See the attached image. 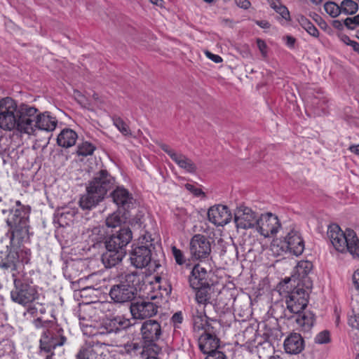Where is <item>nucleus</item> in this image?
<instances>
[{"label":"nucleus","instance_id":"412c9836","mask_svg":"<svg viewBox=\"0 0 359 359\" xmlns=\"http://www.w3.org/2000/svg\"><path fill=\"white\" fill-rule=\"evenodd\" d=\"M208 217L212 224L224 226L231 221L232 216L227 206L217 205L208 210Z\"/></svg>","mask_w":359,"mask_h":359},{"label":"nucleus","instance_id":"c85d7f7f","mask_svg":"<svg viewBox=\"0 0 359 359\" xmlns=\"http://www.w3.org/2000/svg\"><path fill=\"white\" fill-rule=\"evenodd\" d=\"M113 201L118 206L127 210L133 204V197L128 191L123 187H117L112 193Z\"/></svg>","mask_w":359,"mask_h":359},{"label":"nucleus","instance_id":"39448f33","mask_svg":"<svg viewBox=\"0 0 359 359\" xmlns=\"http://www.w3.org/2000/svg\"><path fill=\"white\" fill-rule=\"evenodd\" d=\"M130 326L129 319L122 316L104 320L100 324L91 327L90 334L93 337L100 340L102 344L113 346L117 342L116 334L121 330Z\"/></svg>","mask_w":359,"mask_h":359},{"label":"nucleus","instance_id":"72a5a7b5","mask_svg":"<svg viewBox=\"0 0 359 359\" xmlns=\"http://www.w3.org/2000/svg\"><path fill=\"white\" fill-rule=\"evenodd\" d=\"M196 291V301L198 304L206 306L211 304L210 285L199 287L194 289Z\"/></svg>","mask_w":359,"mask_h":359},{"label":"nucleus","instance_id":"e2e57ef3","mask_svg":"<svg viewBox=\"0 0 359 359\" xmlns=\"http://www.w3.org/2000/svg\"><path fill=\"white\" fill-rule=\"evenodd\" d=\"M349 150L351 152H353L358 155H359V144L358 145H352L349 147Z\"/></svg>","mask_w":359,"mask_h":359},{"label":"nucleus","instance_id":"4c0bfd02","mask_svg":"<svg viewBox=\"0 0 359 359\" xmlns=\"http://www.w3.org/2000/svg\"><path fill=\"white\" fill-rule=\"evenodd\" d=\"M300 25L311 36L318 37L319 32L314 25L304 16H300L298 19Z\"/></svg>","mask_w":359,"mask_h":359},{"label":"nucleus","instance_id":"f704fd0d","mask_svg":"<svg viewBox=\"0 0 359 359\" xmlns=\"http://www.w3.org/2000/svg\"><path fill=\"white\" fill-rule=\"evenodd\" d=\"M270 7L287 21L290 20V12L280 0H267Z\"/></svg>","mask_w":359,"mask_h":359},{"label":"nucleus","instance_id":"4d7b16f0","mask_svg":"<svg viewBox=\"0 0 359 359\" xmlns=\"http://www.w3.org/2000/svg\"><path fill=\"white\" fill-rule=\"evenodd\" d=\"M286 45L289 48H294V43L296 42L295 38L292 36L287 35L285 37Z\"/></svg>","mask_w":359,"mask_h":359},{"label":"nucleus","instance_id":"3c124183","mask_svg":"<svg viewBox=\"0 0 359 359\" xmlns=\"http://www.w3.org/2000/svg\"><path fill=\"white\" fill-rule=\"evenodd\" d=\"M185 187L187 190L193 193L196 196H200L201 195L204 196V192L198 188H196L194 185L191 184H186Z\"/></svg>","mask_w":359,"mask_h":359},{"label":"nucleus","instance_id":"e433bc0d","mask_svg":"<svg viewBox=\"0 0 359 359\" xmlns=\"http://www.w3.org/2000/svg\"><path fill=\"white\" fill-rule=\"evenodd\" d=\"M341 13L353 15L358 10V4L353 0H343L340 4Z\"/></svg>","mask_w":359,"mask_h":359},{"label":"nucleus","instance_id":"864d4df0","mask_svg":"<svg viewBox=\"0 0 359 359\" xmlns=\"http://www.w3.org/2000/svg\"><path fill=\"white\" fill-rule=\"evenodd\" d=\"M238 6L248 9L250 6V2L248 0H235Z\"/></svg>","mask_w":359,"mask_h":359},{"label":"nucleus","instance_id":"423d86ee","mask_svg":"<svg viewBox=\"0 0 359 359\" xmlns=\"http://www.w3.org/2000/svg\"><path fill=\"white\" fill-rule=\"evenodd\" d=\"M327 236L338 252H348L353 257H359V240L353 230L344 232L339 225L332 224L328 227Z\"/></svg>","mask_w":359,"mask_h":359},{"label":"nucleus","instance_id":"dca6fc26","mask_svg":"<svg viewBox=\"0 0 359 359\" xmlns=\"http://www.w3.org/2000/svg\"><path fill=\"white\" fill-rule=\"evenodd\" d=\"M258 217L251 208L245 206L238 208L234 212V222L237 228L248 229L257 226Z\"/></svg>","mask_w":359,"mask_h":359},{"label":"nucleus","instance_id":"6ab92c4d","mask_svg":"<svg viewBox=\"0 0 359 359\" xmlns=\"http://www.w3.org/2000/svg\"><path fill=\"white\" fill-rule=\"evenodd\" d=\"M313 264L309 261H300L296 266L294 274L292 278L294 280H297L300 286L304 287L307 290H310L312 287V281L309 277V274L311 271Z\"/></svg>","mask_w":359,"mask_h":359},{"label":"nucleus","instance_id":"7ed1b4c3","mask_svg":"<svg viewBox=\"0 0 359 359\" xmlns=\"http://www.w3.org/2000/svg\"><path fill=\"white\" fill-rule=\"evenodd\" d=\"M144 274L138 271L122 273L119 283L111 286L109 296L115 303L132 302L137 294V287L144 282Z\"/></svg>","mask_w":359,"mask_h":359},{"label":"nucleus","instance_id":"393cba45","mask_svg":"<svg viewBox=\"0 0 359 359\" xmlns=\"http://www.w3.org/2000/svg\"><path fill=\"white\" fill-rule=\"evenodd\" d=\"M219 342V340L215 335L205 332L199 337L198 346L204 354H207L218 350Z\"/></svg>","mask_w":359,"mask_h":359},{"label":"nucleus","instance_id":"37998d69","mask_svg":"<svg viewBox=\"0 0 359 359\" xmlns=\"http://www.w3.org/2000/svg\"><path fill=\"white\" fill-rule=\"evenodd\" d=\"M172 252L175 260L178 265L182 266L183 264H186L187 267L190 266V264L187 262V259L183 252L180 249L177 248L175 246H172Z\"/></svg>","mask_w":359,"mask_h":359},{"label":"nucleus","instance_id":"2eb2a0df","mask_svg":"<svg viewBox=\"0 0 359 359\" xmlns=\"http://www.w3.org/2000/svg\"><path fill=\"white\" fill-rule=\"evenodd\" d=\"M130 311L133 318L144 319L155 316L158 306L151 301L139 299L130 304Z\"/></svg>","mask_w":359,"mask_h":359},{"label":"nucleus","instance_id":"6e6552de","mask_svg":"<svg viewBox=\"0 0 359 359\" xmlns=\"http://www.w3.org/2000/svg\"><path fill=\"white\" fill-rule=\"evenodd\" d=\"M21 104L18 107L14 100L7 97L0 101V128L5 130L17 129L20 131Z\"/></svg>","mask_w":359,"mask_h":359},{"label":"nucleus","instance_id":"49530a36","mask_svg":"<svg viewBox=\"0 0 359 359\" xmlns=\"http://www.w3.org/2000/svg\"><path fill=\"white\" fill-rule=\"evenodd\" d=\"M330 340V332L327 330L320 332L315 337V342L319 344L328 343Z\"/></svg>","mask_w":359,"mask_h":359},{"label":"nucleus","instance_id":"ddd939ff","mask_svg":"<svg viewBox=\"0 0 359 359\" xmlns=\"http://www.w3.org/2000/svg\"><path fill=\"white\" fill-rule=\"evenodd\" d=\"M115 183L114 178L106 170H101L97 172L93 180L89 182L88 189L104 197L108 191L113 188Z\"/></svg>","mask_w":359,"mask_h":359},{"label":"nucleus","instance_id":"5fc2aeb1","mask_svg":"<svg viewBox=\"0 0 359 359\" xmlns=\"http://www.w3.org/2000/svg\"><path fill=\"white\" fill-rule=\"evenodd\" d=\"M206 55L208 56V58H210L211 60H212L215 63H219V62H222V58L218 55H215V54L211 53L208 51L206 53Z\"/></svg>","mask_w":359,"mask_h":359},{"label":"nucleus","instance_id":"20e7f679","mask_svg":"<svg viewBox=\"0 0 359 359\" xmlns=\"http://www.w3.org/2000/svg\"><path fill=\"white\" fill-rule=\"evenodd\" d=\"M33 324L36 328L43 330L39 341L40 353L46 354V359H53V350L66 341V337L62 334V330L58 328L54 322L43 320L39 317L33 320Z\"/></svg>","mask_w":359,"mask_h":359},{"label":"nucleus","instance_id":"a19ab883","mask_svg":"<svg viewBox=\"0 0 359 359\" xmlns=\"http://www.w3.org/2000/svg\"><path fill=\"white\" fill-rule=\"evenodd\" d=\"M95 149V147L91 143L85 142L78 146L76 152L79 156H87L93 154Z\"/></svg>","mask_w":359,"mask_h":359},{"label":"nucleus","instance_id":"2f4dec72","mask_svg":"<svg viewBox=\"0 0 359 359\" xmlns=\"http://www.w3.org/2000/svg\"><path fill=\"white\" fill-rule=\"evenodd\" d=\"M295 314V321L304 331H309L313 325L315 316L311 311H300Z\"/></svg>","mask_w":359,"mask_h":359},{"label":"nucleus","instance_id":"79ce46f5","mask_svg":"<svg viewBox=\"0 0 359 359\" xmlns=\"http://www.w3.org/2000/svg\"><path fill=\"white\" fill-rule=\"evenodd\" d=\"M121 222L122 219L118 212H114L106 219V225L110 228L117 227L121 225Z\"/></svg>","mask_w":359,"mask_h":359},{"label":"nucleus","instance_id":"774afa93","mask_svg":"<svg viewBox=\"0 0 359 359\" xmlns=\"http://www.w3.org/2000/svg\"><path fill=\"white\" fill-rule=\"evenodd\" d=\"M353 22L356 26H359V14L353 18Z\"/></svg>","mask_w":359,"mask_h":359},{"label":"nucleus","instance_id":"b1692460","mask_svg":"<svg viewBox=\"0 0 359 359\" xmlns=\"http://www.w3.org/2000/svg\"><path fill=\"white\" fill-rule=\"evenodd\" d=\"M304 339L298 333H292L284 341V348L287 353L298 354L304 349Z\"/></svg>","mask_w":359,"mask_h":359},{"label":"nucleus","instance_id":"13d9d810","mask_svg":"<svg viewBox=\"0 0 359 359\" xmlns=\"http://www.w3.org/2000/svg\"><path fill=\"white\" fill-rule=\"evenodd\" d=\"M39 311V308L37 306V303L34 304L33 306H30L27 309V313H29L32 316H37Z\"/></svg>","mask_w":359,"mask_h":359},{"label":"nucleus","instance_id":"9b49d317","mask_svg":"<svg viewBox=\"0 0 359 359\" xmlns=\"http://www.w3.org/2000/svg\"><path fill=\"white\" fill-rule=\"evenodd\" d=\"M189 251L191 258L194 260L205 261L211 253V244L209 239L204 235H194L189 243Z\"/></svg>","mask_w":359,"mask_h":359},{"label":"nucleus","instance_id":"de8ad7c7","mask_svg":"<svg viewBox=\"0 0 359 359\" xmlns=\"http://www.w3.org/2000/svg\"><path fill=\"white\" fill-rule=\"evenodd\" d=\"M205 359H226L225 354L219 350L207 353Z\"/></svg>","mask_w":359,"mask_h":359},{"label":"nucleus","instance_id":"69168bd1","mask_svg":"<svg viewBox=\"0 0 359 359\" xmlns=\"http://www.w3.org/2000/svg\"><path fill=\"white\" fill-rule=\"evenodd\" d=\"M353 46H351L353 49L359 54V43L355 41V43H352Z\"/></svg>","mask_w":359,"mask_h":359},{"label":"nucleus","instance_id":"f03ea898","mask_svg":"<svg viewBox=\"0 0 359 359\" xmlns=\"http://www.w3.org/2000/svg\"><path fill=\"white\" fill-rule=\"evenodd\" d=\"M20 132L35 135L38 130L53 132L58 121L50 111L41 112L37 108L28 104H21Z\"/></svg>","mask_w":359,"mask_h":359},{"label":"nucleus","instance_id":"58836bf2","mask_svg":"<svg viewBox=\"0 0 359 359\" xmlns=\"http://www.w3.org/2000/svg\"><path fill=\"white\" fill-rule=\"evenodd\" d=\"M114 125L123 135H130V130L129 126L118 116L113 117Z\"/></svg>","mask_w":359,"mask_h":359},{"label":"nucleus","instance_id":"c9c22d12","mask_svg":"<svg viewBox=\"0 0 359 359\" xmlns=\"http://www.w3.org/2000/svg\"><path fill=\"white\" fill-rule=\"evenodd\" d=\"M193 324L195 330H203L205 329L208 325L207 316L203 311H196V314L193 315Z\"/></svg>","mask_w":359,"mask_h":359},{"label":"nucleus","instance_id":"bf43d9fd","mask_svg":"<svg viewBox=\"0 0 359 359\" xmlns=\"http://www.w3.org/2000/svg\"><path fill=\"white\" fill-rule=\"evenodd\" d=\"M353 281L355 287L359 290V269L353 273Z\"/></svg>","mask_w":359,"mask_h":359},{"label":"nucleus","instance_id":"7c9ffc66","mask_svg":"<svg viewBox=\"0 0 359 359\" xmlns=\"http://www.w3.org/2000/svg\"><path fill=\"white\" fill-rule=\"evenodd\" d=\"M19 265V255L15 250H10L0 262V267L5 270L14 272Z\"/></svg>","mask_w":359,"mask_h":359},{"label":"nucleus","instance_id":"5701e85b","mask_svg":"<svg viewBox=\"0 0 359 359\" xmlns=\"http://www.w3.org/2000/svg\"><path fill=\"white\" fill-rule=\"evenodd\" d=\"M208 276V275L206 269L201 267L199 264H196L192 268L191 274L189 277L190 287L192 289H196L199 287L210 285Z\"/></svg>","mask_w":359,"mask_h":359},{"label":"nucleus","instance_id":"f3484780","mask_svg":"<svg viewBox=\"0 0 359 359\" xmlns=\"http://www.w3.org/2000/svg\"><path fill=\"white\" fill-rule=\"evenodd\" d=\"M151 260V245L133 247L130 252V264L137 269L146 267Z\"/></svg>","mask_w":359,"mask_h":359},{"label":"nucleus","instance_id":"6e6d98bb","mask_svg":"<svg viewBox=\"0 0 359 359\" xmlns=\"http://www.w3.org/2000/svg\"><path fill=\"white\" fill-rule=\"evenodd\" d=\"M344 25L349 29H354L356 27L355 25L353 18H347L344 20Z\"/></svg>","mask_w":359,"mask_h":359},{"label":"nucleus","instance_id":"0e129e2a","mask_svg":"<svg viewBox=\"0 0 359 359\" xmlns=\"http://www.w3.org/2000/svg\"><path fill=\"white\" fill-rule=\"evenodd\" d=\"M130 349L133 351H137L139 349V344L137 343H132L131 344L128 345Z\"/></svg>","mask_w":359,"mask_h":359},{"label":"nucleus","instance_id":"f8f14e48","mask_svg":"<svg viewBox=\"0 0 359 359\" xmlns=\"http://www.w3.org/2000/svg\"><path fill=\"white\" fill-rule=\"evenodd\" d=\"M133 238L132 231L128 227L121 228L116 233L107 237L104 243L105 249L126 251V248Z\"/></svg>","mask_w":359,"mask_h":359},{"label":"nucleus","instance_id":"052dcab7","mask_svg":"<svg viewBox=\"0 0 359 359\" xmlns=\"http://www.w3.org/2000/svg\"><path fill=\"white\" fill-rule=\"evenodd\" d=\"M256 24L264 29L270 27V23L266 20H258L256 22Z\"/></svg>","mask_w":359,"mask_h":359},{"label":"nucleus","instance_id":"4468645a","mask_svg":"<svg viewBox=\"0 0 359 359\" xmlns=\"http://www.w3.org/2000/svg\"><path fill=\"white\" fill-rule=\"evenodd\" d=\"M280 227L278 217L271 212L261 215L256 226L257 231L265 238L276 235Z\"/></svg>","mask_w":359,"mask_h":359},{"label":"nucleus","instance_id":"473e14b6","mask_svg":"<svg viewBox=\"0 0 359 359\" xmlns=\"http://www.w3.org/2000/svg\"><path fill=\"white\" fill-rule=\"evenodd\" d=\"M99 355L97 345H86L82 346L76 355V359H97Z\"/></svg>","mask_w":359,"mask_h":359},{"label":"nucleus","instance_id":"8fccbe9b","mask_svg":"<svg viewBox=\"0 0 359 359\" xmlns=\"http://www.w3.org/2000/svg\"><path fill=\"white\" fill-rule=\"evenodd\" d=\"M257 45L263 57H267V46L264 41L261 39H257Z\"/></svg>","mask_w":359,"mask_h":359},{"label":"nucleus","instance_id":"cd10ccee","mask_svg":"<svg viewBox=\"0 0 359 359\" xmlns=\"http://www.w3.org/2000/svg\"><path fill=\"white\" fill-rule=\"evenodd\" d=\"M102 254L101 260L105 268H111L118 264L126 255V251H115L105 249Z\"/></svg>","mask_w":359,"mask_h":359},{"label":"nucleus","instance_id":"680f3d73","mask_svg":"<svg viewBox=\"0 0 359 359\" xmlns=\"http://www.w3.org/2000/svg\"><path fill=\"white\" fill-rule=\"evenodd\" d=\"M343 41L348 46H353V43H355V41H352L348 36H344L343 37Z\"/></svg>","mask_w":359,"mask_h":359},{"label":"nucleus","instance_id":"a211bd4d","mask_svg":"<svg viewBox=\"0 0 359 359\" xmlns=\"http://www.w3.org/2000/svg\"><path fill=\"white\" fill-rule=\"evenodd\" d=\"M160 147L180 168L189 173L196 172L197 166L191 158L181 153L175 152V150L165 144H161Z\"/></svg>","mask_w":359,"mask_h":359},{"label":"nucleus","instance_id":"4be33fe9","mask_svg":"<svg viewBox=\"0 0 359 359\" xmlns=\"http://www.w3.org/2000/svg\"><path fill=\"white\" fill-rule=\"evenodd\" d=\"M295 256L302 254L304 250V242L299 231L294 229L287 233L284 238L283 248Z\"/></svg>","mask_w":359,"mask_h":359},{"label":"nucleus","instance_id":"9d476101","mask_svg":"<svg viewBox=\"0 0 359 359\" xmlns=\"http://www.w3.org/2000/svg\"><path fill=\"white\" fill-rule=\"evenodd\" d=\"M309 290L297 283V287L290 292L286 299L287 310L289 313H299L307 306Z\"/></svg>","mask_w":359,"mask_h":359},{"label":"nucleus","instance_id":"a18cd8bd","mask_svg":"<svg viewBox=\"0 0 359 359\" xmlns=\"http://www.w3.org/2000/svg\"><path fill=\"white\" fill-rule=\"evenodd\" d=\"M19 255V264L20 262L27 264L29 261L31 251L29 249L23 248L18 250H15Z\"/></svg>","mask_w":359,"mask_h":359},{"label":"nucleus","instance_id":"c756f323","mask_svg":"<svg viewBox=\"0 0 359 359\" xmlns=\"http://www.w3.org/2000/svg\"><path fill=\"white\" fill-rule=\"evenodd\" d=\"M78 135L74 130L65 128L58 135L57 143L60 147L69 148L75 144Z\"/></svg>","mask_w":359,"mask_h":359},{"label":"nucleus","instance_id":"ea45409f","mask_svg":"<svg viewBox=\"0 0 359 359\" xmlns=\"http://www.w3.org/2000/svg\"><path fill=\"white\" fill-rule=\"evenodd\" d=\"M324 8L327 13L332 18L337 17L341 13L340 6L333 1H329L325 4Z\"/></svg>","mask_w":359,"mask_h":359},{"label":"nucleus","instance_id":"338daca9","mask_svg":"<svg viewBox=\"0 0 359 359\" xmlns=\"http://www.w3.org/2000/svg\"><path fill=\"white\" fill-rule=\"evenodd\" d=\"M150 1L153 4H155L156 6H162V4L163 2V0H150Z\"/></svg>","mask_w":359,"mask_h":359},{"label":"nucleus","instance_id":"a878e982","mask_svg":"<svg viewBox=\"0 0 359 359\" xmlns=\"http://www.w3.org/2000/svg\"><path fill=\"white\" fill-rule=\"evenodd\" d=\"M76 214V211L70 208L57 209L55 213L54 223L58 224L62 227L70 226L74 222Z\"/></svg>","mask_w":359,"mask_h":359},{"label":"nucleus","instance_id":"bb28decb","mask_svg":"<svg viewBox=\"0 0 359 359\" xmlns=\"http://www.w3.org/2000/svg\"><path fill=\"white\" fill-rule=\"evenodd\" d=\"M86 194L83 195L79 200L80 207L83 210H90L95 208L104 197L95 193L92 189L86 188Z\"/></svg>","mask_w":359,"mask_h":359},{"label":"nucleus","instance_id":"0eeeda50","mask_svg":"<svg viewBox=\"0 0 359 359\" xmlns=\"http://www.w3.org/2000/svg\"><path fill=\"white\" fill-rule=\"evenodd\" d=\"M14 288L11 292V299L22 305H27L38 299L39 293L32 280L27 277L16 278L12 274Z\"/></svg>","mask_w":359,"mask_h":359},{"label":"nucleus","instance_id":"603ef678","mask_svg":"<svg viewBox=\"0 0 359 359\" xmlns=\"http://www.w3.org/2000/svg\"><path fill=\"white\" fill-rule=\"evenodd\" d=\"M183 320L182 313L181 311L175 313L172 317V321L176 327L177 324L182 323Z\"/></svg>","mask_w":359,"mask_h":359},{"label":"nucleus","instance_id":"c03bdc74","mask_svg":"<svg viewBox=\"0 0 359 359\" xmlns=\"http://www.w3.org/2000/svg\"><path fill=\"white\" fill-rule=\"evenodd\" d=\"M352 313L353 314L348 318V324L359 330V305L353 306Z\"/></svg>","mask_w":359,"mask_h":359},{"label":"nucleus","instance_id":"f257e3e1","mask_svg":"<svg viewBox=\"0 0 359 359\" xmlns=\"http://www.w3.org/2000/svg\"><path fill=\"white\" fill-rule=\"evenodd\" d=\"M31 208L24 205L20 201L15 202V208L11 210L7 219V236L13 248H20L29 242V215Z\"/></svg>","mask_w":359,"mask_h":359},{"label":"nucleus","instance_id":"1a4fd4ad","mask_svg":"<svg viewBox=\"0 0 359 359\" xmlns=\"http://www.w3.org/2000/svg\"><path fill=\"white\" fill-rule=\"evenodd\" d=\"M140 331L143 348L154 355L158 354L161 348L156 344V341L162 334L160 323L155 320H147L142 323Z\"/></svg>","mask_w":359,"mask_h":359},{"label":"nucleus","instance_id":"09e8293b","mask_svg":"<svg viewBox=\"0 0 359 359\" xmlns=\"http://www.w3.org/2000/svg\"><path fill=\"white\" fill-rule=\"evenodd\" d=\"M141 239V245L148 246L150 244L151 245V250L154 248V244L152 243L153 239L151 238V235L149 233H146L142 236Z\"/></svg>","mask_w":359,"mask_h":359},{"label":"nucleus","instance_id":"aec40b11","mask_svg":"<svg viewBox=\"0 0 359 359\" xmlns=\"http://www.w3.org/2000/svg\"><path fill=\"white\" fill-rule=\"evenodd\" d=\"M83 239L92 248L104 245L107 239V231L104 226H96L85 229L82 233Z\"/></svg>","mask_w":359,"mask_h":359}]
</instances>
